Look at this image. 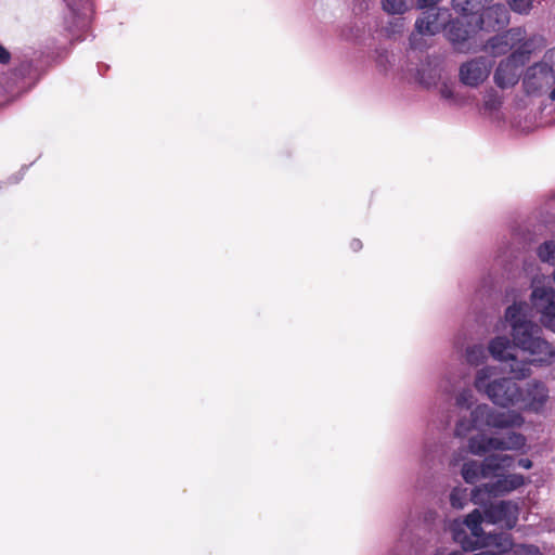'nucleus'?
Returning <instances> with one entry per match:
<instances>
[{"label": "nucleus", "mask_w": 555, "mask_h": 555, "mask_svg": "<svg viewBox=\"0 0 555 555\" xmlns=\"http://www.w3.org/2000/svg\"><path fill=\"white\" fill-rule=\"evenodd\" d=\"M440 77V70L437 67H431L430 65L422 66L416 74V80L426 88L436 86Z\"/></svg>", "instance_id": "17"}, {"label": "nucleus", "mask_w": 555, "mask_h": 555, "mask_svg": "<svg viewBox=\"0 0 555 555\" xmlns=\"http://www.w3.org/2000/svg\"><path fill=\"white\" fill-rule=\"evenodd\" d=\"M548 351H550L548 353H550L551 357L555 356V349H548Z\"/></svg>", "instance_id": "35"}, {"label": "nucleus", "mask_w": 555, "mask_h": 555, "mask_svg": "<svg viewBox=\"0 0 555 555\" xmlns=\"http://www.w3.org/2000/svg\"><path fill=\"white\" fill-rule=\"evenodd\" d=\"M527 398L530 402V405L534 410H538L546 403L548 399V389L544 383L533 380L528 384Z\"/></svg>", "instance_id": "15"}, {"label": "nucleus", "mask_w": 555, "mask_h": 555, "mask_svg": "<svg viewBox=\"0 0 555 555\" xmlns=\"http://www.w3.org/2000/svg\"><path fill=\"white\" fill-rule=\"evenodd\" d=\"M350 245L353 250H359L362 247V243L359 240H353Z\"/></svg>", "instance_id": "33"}, {"label": "nucleus", "mask_w": 555, "mask_h": 555, "mask_svg": "<svg viewBox=\"0 0 555 555\" xmlns=\"http://www.w3.org/2000/svg\"><path fill=\"white\" fill-rule=\"evenodd\" d=\"M438 1L439 0H417V7L420 9L429 8L436 4Z\"/></svg>", "instance_id": "29"}, {"label": "nucleus", "mask_w": 555, "mask_h": 555, "mask_svg": "<svg viewBox=\"0 0 555 555\" xmlns=\"http://www.w3.org/2000/svg\"><path fill=\"white\" fill-rule=\"evenodd\" d=\"M512 551L513 555H543L540 548L532 544H517Z\"/></svg>", "instance_id": "24"}, {"label": "nucleus", "mask_w": 555, "mask_h": 555, "mask_svg": "<svg viewBox=\"0 0 555 555\" xmlns=\"http://www.w3.org/2000/svg\"><path fill=\"white\" fill-rule=\"evenodd\" d=\"M516 506L508 501H500L485 507V521L488 524L505 522L509 528L516 522Z\"/></svg>", "instance_id": "11"}, {"label": "nucleus", "mask_w": 555, "mask_h": 555, "mask_svg": "<svg viewBox=\"0 0 555 555\" xmlns=\"http://www.w3.org/2000/svg\"><path fill=\"white\" fill-rule=\"evenodd\" d=\"M383 10L392 15H401L410 10L411 3L409 0H383Z\"/></svg>", "instance_id": "19"}, {"label": "nucleus", "mask_w": 555, "mask_h": 555, "mask_svg": "<svg viewBox=\"0 0 555 555\" xmlns=\"http://www.w3.org/2000/svg\"><path fill=\"white\" fill-rule=\"evenodd\" d=\"M491 68V60L483 56L472 59L460 66V81L468 87H478L487 80Z\"/></svg>", "instance_id": "7"}, {"label": "nucleus", "mask_w": 555, "mask_h": 555, "mask_svg": "<svg viewBox=\"0 0 555 555\" xmlns=\"http://www.w3.org/2000/svg\"><path fill=\"white\" fill-rule=\"evenodd\" d=\"M466 500V490L453 489L450 494V503L454 508H463Z\"/></svg>", "instance_id": "25"}, {"label": "nucleus", "mask_w": 555, "mask_h": 555, "mask_svg": "<svg viewBox=\"0 0 555 555\" xmlns=\"http://www.w3.org/2000/svg\"><path fill=\"white\" fill-rule=\"evenodd\" d=\"M553 279H554V282H555V268H554V272H553Z\"/></svg>", "instance_id": "38"}, {"label": "nucleus", "mask_w": 555, "mask_h": 555, "mask_svg": "<svg viewBox=\"0 0 555 555\" xmlns=\"http://www.w3.org/2000/svg\"><path fill=\"white\" fill-rule=\"evenodd\" d=\"M475 23L479 31L496 30L508 24V11L503 4H493L486 8L480 16L475 14Z\"/></svg>", "instance_id": "10"}, {"label": "nucleus", "mask_w": 555, "mask_h": 555, "mask_svg": "<svg viewBox=\"0 0 555 555\" xmlns=\"http://www.w3.org/2000/svg\"><path fill=\"white\" fill-rule=\"evenodd\" d=\"M395 26H396V29L392 30L391 33L392 34L401 33L403 30V27H404L403 20L402 18H397L396 22H395Z\"/></svg>", "instance_id": "32"}, {"label": "nucleus", "mask_w": 555, "mask_h": 555, "mask_svg": "<svg viewBox=\"0 0 555 555\" xmlns=\"http://www.w3.org/2000/svg\"><path fill=\"white\" fill-rule=\"evenodd\" d=\"M525 485V478L520 474H509L499 479L495 487L500 492H509Z\"/></svg>", "instance_id": "18"}, {"label": "nucleus", "mask_w": 555, "mask_h": 555, "mask_svg": "<svg viewBox=\"0 0 555 555\" xmlns=\"http://www.w3.org/2000/svg\"><path fill=\"white\" fill-rule=\"evenodd\" d=\"M10 61V53L2 47L0 46V63H8Z\"/></svg>", "instance_id": "30"}, {"label": "nucleus", "mask_w": 555, "mask_h": 555, "mask_svg": "<svg viewBox=\"0 0 555 555\" xmlns=\"http://www.w3.org/2000/svg\"><path fill=\"white\" fill-rule=\"evenodd\" d=\"M537 255L542 262L555 264V241L548 240L542 243L538 249Z\"/></svg>", "instance_id": "21"}, {"label": "nucleus", "mask_w": 555, "mask_h": 555, "mask_svg": "<svg viewBox=\"0 0 555 555\" xmlns=\"http://www.w3.org/2000/svg\"><path fill=\"white\" fill-rule=\"evenodd\" d=\"M446 11L430 10L424 12L415 22V30L421 36H434L441 29L440 18L444 17Z\"/></svg>", "instance_id": "12"}, {"label": "nucleus", "mask_w": 555, "mask_h": 555, "mask_svg": "<svg viewBox=\"0 0 555 555\" xmlns=\"http://www.w3.org/2000/svg\"><path fill=\"white\" fill-rule=\"evenodd\" d=\"M410 41H411V44L414 46V43H413V36L410 38Z\"/></svg>", "instance_id": "37"}, {"label": "nucleus", "mask_w": 555, "mask_h": 555, "mask_svg": "<svg viewBox=\"0 0 555 555\" xmlns=\"http://www.w3.org/2000/svg\"><path fill=\"white\" fill-rule=\"evenodd\" d=\"M511 33L496 36L489 40L486 50L491 52L494 56L505 54L512 49Z\"/></svg>", "instance_id": "16"}, {"label": "nucleus", "mask_w": 555, "mask_h": 555, "mask_svg": "<svg viewBox=\"0 0 555 555\" xmlns=\"http://www.w3.org/2000/svg\"><path fill=\"white\" fill-rule=\"evenodd\" d=\"M440 94L446 100L453 99L454 95L452 87L449 86L448 83L442 85V87L440 88Z\"/></svg>", "instance_id": "27"}, {"label": "nucleus", "mask_w": 555, "mask_h": 555, "mask_svg": "<svg viewBox=\"0 0 555 555\" xmlns=\"http://www.w3.org/2000/svg\"><path fill=\"white\" fill-rule=\"evenodd\" d=\"M467 351H470V352H468V354H467V357H470V353H474V351H475V348H472V349H467Z\"/></svg>", "instance_id": "36"}, {"label": "nucleus", "mask_w": 555, "mask_h": 555, "mask_svg": "<svg viewBox=\"0 0 555 555\" xmlns=\"http://www.w3.org/2000/svg\"><path fill=\"white\" fill-rule=\"evenodd\" d=\"M527 60L526 52H514L511 56L501 61L494 73L495 83L501 88L514 86L518 81L520 67Z\"/></svg>", "instance_id": "8"}, {"label": "nucleus", "mask_w": 555, "mask_h": 555, "mask_svg": "<svg viewBox=\"0 0 555 555\" xmlns=\"http://www.w3.org/2000/svg\"><path fill=\"white\" fill-rule=\"evenodd\" d=\"M555 82V68L546 62H540L530 66L525 77L528 92H542L551 90Z\"/></svg>", "instance_id": "9"}, {"label": "nucleus", "mask_w": 555, "mask_h": 555, "mask_svg": "<svg viewBox=\"0 0 555 555\" xmlns=\"http://www.w3.org/2000/svg\"><path fill=\"white\" fill-rule=\"evenodd\" d=\"M447 555H463V554L459 551H454V552L448 553Z\"/></svg>", "instance_id": "34"}, {"label": "nucleus", "mask_w": 555, "mask_h": 555, "mask_svg": "<svg viewBox=\"0 0 555 555\" xmlns=\"http://www.w3.org/2000/svg\"><path fill=\"white\" fill-rule=\"evenodd\" d=\"M511 455L492 454L487 456L481 464V477L487 478L502 468L509 467L513 463Z\"/></svg>", "instance_id": "14"}, {"label": "nucleus", "mask_w": 555, "mask_h": 555, "mask_svg": "<svg viewBox=\"0 0 555 555\" xmlns=\"http://www.w3.org/2000/svg\"><path fill=\"white\" fill-rule=\"evenodd\" d=\"M468 449L475 455H482L491 450H506V446L504 439L478 435L468 440Z\"/></svg>", "instance_id": "13"}, {"label": "nucleus", "mask_w": 555, "mask_h": 555, "mask_svg": "<svg viewBox=\"0 0 555 555\" xmlns=\"http://www.w3.org/2000/svg\"><path fill=\"white\" fill-rule=\"evenodd\" d=\"M473 421L475 425L488 426L493 428H511L520 426L522 417L516 412H499L487 404H479L473 411Z\"/></svg>", "instance_id": "6"}, {"label": "nucleus", "mask_w": 555, "mask_h": 555, "mask_svg": "<svg viewBox=\"0 0 555 555\" xmlns=\"http://www.w3.org/2000/svg\"><path fill=\"white\" fill-rule=\"evenodd\" d=\"M493 372L491 367H483L477 372L475 388L483 391L496 405L508 408L522 401V391L513 378L502 377L489 382Z\"/></svg>", "instance_id": "3"}, {"label": "nucleus", "mask_w": 555, "mask_h": 555, "mask_svg": "<svg viewBox=\"0 0 555 555\" xmlns=\"http://www.w3.org/2000/svg\"><path fill=\"white\" fill-rule=\"evenodd\" d=\"M468 398H470V395L466 391H463L461 392L457 397H456V404L459 406H466V408H469V403H468Z\"/></svg>", "instance_id": "28"}, {"label": "nucleus", "mask_w": 555, "mask_h": 555, "mask_svg": "<svg viewBox=\"0 0 555 555\" xmlns=\"http://www.w3.org/2000/svg\"><path fill=\"white\" fill-rule=\"evenodd\" d=\"M505 440L506 450H517L525 446L526 439L521 434L511 433Z\"/></svg>", "instance_id": "22"}, {"label": "nucleus", "mask_w": 555, "mask_h": 555, "mask_svg": "<svg viewBox=\"0 0 555 555\" xmlns=\"http://www.w3.org/2000/svg\"><path fill=\"white\" fill-rule=\"evenodd\" d=\"M485 515L478 509L469 513L463 525H454L452 528L453 539L461 544L464 551H475L481 547L491 546L496 540L506 538L504 534H486L481 527Z\"/></svg>", "instance_id": "4"}, {"label": "nucleus", "mask_w": 555, "mask_h": 555, "mask_svg": "<svg viewBox=\"0 0 555 555\" xmlns=\"http://www.w3.org/2000/svg\"><path fill=\"white\" fill-rule=\"evenodd\" d=\"M513 11L527 14L531 9V0H508Z\"/></svg>", "instance_id": "26"}, {"label": "nucleus", "mask_w": 555, "mask_h": 555, "mask_svg": "<svg viewBox=\"0 0 555 555\" xmlns=\"http://www.w3.org/2000/svg\"><path fill=\"white\" fill-rule=\"evenodd\" d=\"M462 476L467 483H475L481 477V464L477 461L464 463Z\"/></svg>", "instance_id": "20"}, {"label": "nucleus", "mask_w": 555, "mask_h": 555, "mask_svg": "<svg viewBox=\"0 0 555 555\" xmlns=\"http://www.w3.org/2000/svg\"><path fill=\"white\" fill-rule=\"evenodd\" d=\"M492 0H453V8L461 16L446 27V36L455 50L468 52L478 48L482 40L475 23V12H479Z\"/></svg>", "instance_id": "2"}, {"label": "nucleus", "mask_w": 555, "mask_h": 555, "mask_svg": "<svg viewBox=\"0 0 555 555\" xmlns=\"http://www.w3.org/2000/svg\"><path fill=\"white\" fill-rule=\"evenodd\" d=\"M545 278L531 281L530 302L516 288L506 292L503 317L493 326V338L489 347H543L541 326L531 318L532 309L540 314L541 323L555 333V289L545 285Z\"/></svg>", "instance_id": "1"}, {"label": "nucleus", "mask_w": 555, "mask_h": 555, "mask_svg": "<svg viewBox=\"0 0 555 555\" xmlns=\"http://www.w3.org/2000/svg\"><path fill=\"white\" fill-rule=\"evenodd\" d=\"M518 466L525 469H530L532 467V462L529 459H519Z\"/></svg>", "instance_id": "31"}, {"label": "nucleus", "mask_w": 555, "mask_h": 555, "mask_svg": "<svg viewBox=\"0 0 555 555\" xmlns=\"http://www.w3.org/2000/svg\"><path fill=\"white\" fill-rule=\"evenodd\" d=\"M498 361H508L509 371L516 378L530 375V365L537 360L532 358L538 349H487Z\"/></svg>", "instance_id": "5"}, {"label": "nucleus", "mask_w": 555, "mask_h": 555, "mask_svg": "<svg viewBox=\"0 0 555 555\" xmlns=\"http://www.w3.org/2000/svg\"><path fill=\"white\" fill-rule=\"evenodd\" d=\"M472 418L470 420H460L457 423H456V426H455V435L459 436V437H464L466 436L473 428H477V427H480V425H475L474 421H473V415L470 414Z\"/></svg>", "instance_id": "23"}]
</instances>
